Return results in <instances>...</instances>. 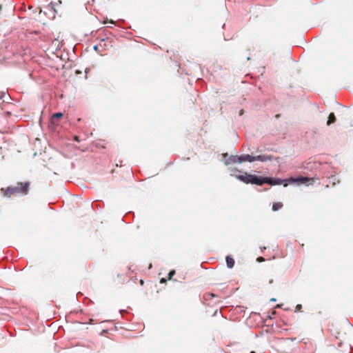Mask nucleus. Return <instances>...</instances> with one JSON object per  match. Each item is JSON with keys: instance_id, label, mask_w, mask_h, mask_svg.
Returning a JSON list of instances; mask_svg holds the SVG:
<instances>
[{"instance_id": "nucleus-4", "label": "nucleus", "mask_w": 353, "mask_h": 353, "mask_svg": "<svg viewBox=\"0 0 353 353\" xmlns=\"http://www.w3.org/2000/svg\"><path fill=\"white\" fill-rule=\"evenodd\" d=\"M240 159H241L240 156H238V155H231L225 161V163L226 165L233 164V163H241Z\"/></svg>"}, {"instance_id": "nucleus-11", "label": "nucleus", "mask_w": 353, "mask_h": 353, "mask_svg": "<svg viewBox=\"0 0 353 353\" xmlns=\"http://www.w3.org/2000/svg\"><path fill=\"white\" fill-rule=\"evenodd\" d=\"M283 207V203L281 202L274 203L272 205V210L277 211Z\"/></svg>"}, {"instance_id": "nucleus-17", "label": "nucleus", "mask_w": 353, "mask_h": 353, "mask_svg": "<svg viewBox=\"0 0 353 353\" xmlns=\"http://www.w3.org/2000/svg\"><path fill=\"white\" fill-rule=\"evenodd\" d=\"M97 49H98V47H97V46H94V50H97Z\"/></svg>"}, {"instance_id": "nucleus-21", "label": "nucleus", "mask_w": 353, "mask_h": 353, "mask_svg": "<svg viewBox=\"0 0 353 353\" xmlns=\"http://www.w3.org/2000/svg\"><path fill=\"white\" fill-rule=\"evenodd\" d=\"M250 353H256V352H254V351H252V352H251Z\"/></svg>"}, {"instance_id": "nucleus-8", "label": "nucleus", "mask_w": 353, "mask_h": 353, "mask_svg": "<svg viewBox=\"0 0 353 353\" xmlns=\"http://www.w3.org/2000/svg\"><path fill=\"white\" fill-rule=\"evenodd\" d=\"M63 117V114L61 112H56L54 113L50 118V121L52 123H55V121Z\"/></svg>"}, {"instance_id": "nucleus-10", "label": "nucleus", "mask_w": 353, "mask_h": 353, "mask_svg": "<svg viewBox=\"0 0 353 353\" xmlns=\"http://www.w3.org/2000/svg\"><path fill=\"white\" fill-rule=\"evenodd\" d=\"M336 121V117L334 113H330L328 117V120L327 121V124L329 125L333 123H334Z\"/></svg>"}, {"instance_id": "nucleus-18", "label": "nucleus", "mask_w": 353, "mask_h": 353, "mask_svg": "<svg viewBox=\"0 0 353 353\" xmlns=\"http://www.w3.org/2000/svg\"><path fill=\"white\" fill-rule=\"evenodd\" d=\"M301 305H298L296 306V309H299V308H301Z\"/></svg>"}, {"instance_id": "nucleus-20", "label": "nucleus", "mask_w": 353, "mask_h": 353, "mask_svg": "<svg viewBox=\"0 0 353 353\" xmlns=\"http://www.w3.org/2000/svg\"><path fill=\"white\" fill-rule=\"evenodd\" d=\"M75 140H76V141H79V139H78V137H75Z\"/></svg>"}, {"instance_id": "nucleus-12", "label": "nucleus", "mask_w": 353, "mask_h": 353, "mask_svg": "<svg viewBox=\"0 0 353 353\" xmlns=\"http://www.w3.org/2000/svg\"><path fill=\"white\" fill-rule=\"evenodd\" d=\"M175 274L174 270H171L168 274V279H171L172 277Z\"/></svg>"}, {"instance_id": "nucleus-19", "label": "nucleus", "mask_w": 353, "mask_h": 353, "mask_svg": "<svg viewBox=\"0 0 353 353\" xmlns=\"http://www.w3.org/2000/svg\"><path fill=\"white\" fill-rule=\"evenodd\" d=\"M270 301H276V299L272 298V299H270Z\"/></svg>"}, {"instance_id": "nucleus-6", "label": "nucleus", "mask_w": 353, "mask_h": 353, "mask_svg": "<svg viewBox=\"0 0 353 353\" xmlns=\"http://www.w3.org/2000/svg\"><path fill=\"white\" fill-rule=\"evenodd\" d=\"M240 161L241 163L244 161H249V162H253L255 161V156H252L250 154H243L240 155Z\"/></svg>"}, {"instance_id": "nucleus-7", "label": "nucleus", "mask_w": 353, "mask_h": 353, "mask_svg": "<svg viewBox=\"0 0 353 353\" xmlns=\"http://www.w3.org/2000/svg\"><path fill=\"white\" fill-rule=\"evenodd\" d=\"M227 266L228 268H232L234 265V260L230 256H227L225 258Z\"/></svg>"}, {"instance_id": "nucleus-2", "label": "nucleus", "mask_w": 353, "mask_h": 353, "mask_svg": "<svg viewBox=\"0 0 353 353\" xmlns=\"http://www.w3.org/2000/svg\"><path fill=\"white\" fill-rule=\"evenodd\" d=\"M236 178L246 184L250 183L257 185H262L263 176H261L245 173V174L236 175Z\"/></svg>"}, {"instance_id": "nucleus-14", "label": "nucleus", "mask_w": 353, "mask_h": 353, "mask_svg": "<svg viewBox=\"0 0 353 353\" xmlns=\"http://www.w3.org/2000/svg\"><path fill=\"white\" fill-rule=\"evenodd\" d=\"M165 281H166V280H165V279H164V278H162V279H161V281H160V282H161V283H165Z\"/></svg>"}, {"instance_id": "nucleus-5", "label": "nucleus", "mask_w": 353, "mask_h": 353, "mask_svg": "<svg viewBox=\"0 0 353 353\" xmlns=\"http://www.w3.org/2000/svg\"><path fill=\"white\" fill-rule=\"evenodd\" d=\"M274 159L273 156L272 155H258L255 156V161H259L262 162L268 161H272Z\"/></svg>"}, {"instance_id": "nucleus-13", "label": "nucleus", "mask_w": 353, "mask_h": 353, "mask_svg": "<svg viewBox=\"0 0 353 353\" xmlns=\"http://www.w3.org/2000/svg\"><path fill=\"white\" fill-rule=\"evenodd\" d=\"M299 180L301 181H307L308 179H307V178H305V177H300Z\"/></svg>"}, {"instance_id": "nucleus-3", "label": "nucleus", "mask_w": 353, "mask_h": 353, "mask_svg": "<svg viewBox=\"0 0 353 353\" xmlns=\"http://www.w3.org/2000/svg\"><path fill=\"white\" fill-rule=\"evenodd\" d=\"M284 183V186H287L288 183L286 180H283L279 178L276 177H268V176H263L262 178V185L264 183H267L270 185H281Z\"/></svg>"}, {"instance_id": "nucleus-9", "label": "nucleus", "mask_w": 353, "mask_h": 353, "mask_svg": "<svg viewBox=\"0 0 353 353\" xmlns=\"http://www.w3.org/2000/svg\"><path fill=\"white\" fill-rule=\"evenodd\" d=\"M9 99H10V97L9 94H8L5 92H1L0 94V99L2 100L3 102L7 101Z\"/></svg>"}, {"instance_id": "nucleus-1", "label": "nucleus", "mask_w": 353, "mask_h": 353, "mask_svg": "<svg viewBox=\"0 0 353 353\" xmlns=\"http://www.w3.org/2000/svg\"><path fill=\"white\" fill-rule=\"evenodd\" d=\"M29 188V183H18L17 185L8 187L4 190V195L10 196L12 194H26Z\"/></svg>"}, {"instance_id": "nucleus-16", "label": "nucleus", "mask_w": 353, "mask_h": 353, "mask_svg": "<svg viewBox=\"0 0 353 353\" xmlns=\"http://www.w3.org/2000/svg\"><path fill=\"white\" fill-rule=\"evenodd\" d=\"M258 260H259V261H263V260H264V259H263V257H259V258H258Z\"/></svg>"}, {"instance_id": "nucleus-15", "label": "nucleus", "mask_w": 353, "mask_h": 353, "mask_svg": "<svg viewBox=\"0 0 353 353\" xmlns=\"http://www.w3.org/2000/svg\"><path fill=\"white\" fill-rule=\"evenodd\" d=\"M282 307V305L281 304H278L276 305V308H281Z\"/></svg>"}]
</instances>
